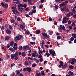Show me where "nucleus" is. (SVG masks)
<instances>
[{"label":"nucleus","instance_id":"nucleus-1","mask_svg":"<svg viewBox=\"0 0 76 76\" xmlns=\"http://www.w3.org/2000/svg\"><path fill=\"white\" fill-rule=\"evenodd\" d=\"M23 72H26L28 71L29 73H30L31 72V68L30 67H26L24 68L23 69Z\"/></svg>","mask_w":76,"mask_h":76},{"label":"nucleus","instance_id":"nucleus-2","mask_svg":"<svg viewBox=\"0 0 76 76\" xmlns=\"http://www.w3.org/2000/svg\"><path fill=\"white\" fill-rule=\"evenodd\" d=\"M49 53L50 54H52V55L53 57L55 56V55L56 54V52H55V51H53V50H49Z\"/></svg>","mask_w":76,"mask_h":76},{"label":"nucleus","instance_id":"nucleus-3","mask_svg":"<svg viewBox=\"0 0 76 76\" xmlns=\"http://www.w3.org/2000/svg\"><path fill=\"white\" fill-rule=\"evenodd\" d=\"M68 74L69 75H70V76H75V75H76V74L73 73V72H72V71H69L68 72Z\"/></svg>","mask_w":76,"mask_h":76},{"label":"nucleus","instance_id":"nucleus-4","mask_svg":"<svg viewBox=\"0 0 76 76\" xmlns=\"http://www.w3.org/2000/svg\"><path fill=\"white\" fill-rule=\"evenodd\" d=\"M20 28L21 29H24L25 28V25H24V24L21 23L20 25Z\"/></svg>","mask_w":76,"mask_h":76},{"label":"nucleus","instance_id":"nucleus-5","mask_svg":"<svg viewBox=\"0 0 76 76\" xmlns=\"http://www.w3.org/2000/svg\"><path fill=\"white\" fill-rule=\"evenodd\" d=\"M6 32L7 34L9 35L11 34V31L9 29H8L6 30Z\"/></svg>","mask_w":76,"mask_h":76},{"label":"nucleus","instance_id":"nucleus-6","mask_svg":"<svg viewBox=\"0 0 76 76\" xmlns=\"http://www.w3.org/2000/svg\"><path fill=\"white\" fill-rule=\"evenodd\" d=\"M60 64L58 66L59 68H61L62 66H63V62L62 61H60L59 62Z\"/></svg>","mask_w":76,"mask_h":76},{"label":"nucleus","instance_id":"nucleus-7","mask_svg":"<svg viewBox=\"0 0 76 76\" xmlns=\"http://www.w3.org/2000/svg\"><path fill=\"white\" fill-rule=\"evenodd\" d=\"M68 66L67 65V64H65L64 65H63L62 66V68L63 69H66V67H68Z\"/></svg>","mask_w":76,"mask_h":76},{"label":"nucleus","instance_id":"nucleus-8","mask_svg":"<svg viewBox=\"0 0 76 76\" xmlns=\"http://www.w3.org/2000/svg\"><path fill=\"white\" fill-rule=\"evenodd\" d=\"M18 9L21 13H22V12L24 8L23 7L18 8Z\"/></svg>","mask_w":76,"mask_h":76},{"label":"nucleus","instance_id":"nucleus-9","mask_svg":"<svg viewBox=\"0 0 76 76\" xmlns=\"http://www.w3.org/2000/svg\"><path fill=\"white\" fill-rule=\"evenodd\" d=\"M76 59H73L72 61L71 62V64L72 65L74 64H75V63H76Z\"/></svg>","mask_w":76,"mask_h":76},{"label":"nucleus","instance_id":"nucleus-10","mask_svg":"<svg viewBox=\"0 0 76 76\" xmlns=\"http://www.w3.org/2000/svg\"><path fill=\"white\" fill-rule=\"evenodd\" d=\"M66 7H63V8H61V11L62 12H64V11H65L66 12Z\"/></svg>","mask_w":76,"mask_h":76},{"label":"nucleus","instance_id":"nucleus-11","mask_svg":"<svg viewBox=\"0 0 76 76\" xmlns=\"http://www.w3.org/2000/svg\"><path fill=\"white\" fill-rule=\"evenodd\" d=\"M10 36H5V40H6V41H7V40H9V39H10Z\"/></svg>","mask_w":76,"mask_h":76},{"label":"nucleus","instance_id":"nucleus-12","mask_svg":"<svg viewBox=\"0 0 76 76\" xmlns=\"http://www.w3.org/2000/svg\"><path fill=\"white\" fill-rule=\"evenodd\" d=\"M26 55V53H25V52H21V56H22L23 57H25Z\"/></svg>","mask_w":76,"mask_h":76},{"label":"nucleus","instance_id":"nucleus-13","mask_svg":"<svg viewBox=\"0 0 76 76\" xmlns=\"http://www.w3.org/2000/svg\"><path fill=\"white\" fill-rule=\"evenodd\" d=\"M4 9H7V7H8V4L5 3L4 4Z\"/></svg>","mask_w":76,"mask_h":76},{"label":"nucleus","instance_id":"nucleus-14","mask_svg":"<svg viewBox=\"0 0 76 76\" xmlns=\"http://www.w3.org/2000/svg\"><path fill=\"white\" fill-rule=\"evenodd\" d=\"M62 23H66V18H64L63 19Z\"/></svg>","mask_w":76,"mask_h":76},{"label":"nucleus","instance_id":"nucleus-15","mask_svg":"<svg viewBox=\"0 0 76 76\" xmlns=\"http://www.w3.org/2000/svg\"><path fill=\"white\" fill-rule=\"evenodd\" d=\"M13 44H14V41H11L10 42V45L11 47H13Z\"/></svg>","mask_w":76,"mask_h":76},{"label":"nucleus","instance_id":"nucleus-16","mask_svg":"<svg viewBox=\"0 0 76 76\" xmlns=\"http://www.w3.org/2000/svg\"><path fill=\"white\" fill-rule=\"evenodd\" d=\"M41 73L42 76H45V74L44 73V71H42Z\"/></svg>","mask_w":76,"mask_h":76},{"label":"nucleus","instance_id":"nucleus-17","mask_svg":"<svg viewBox=\"0 0 76 76\" xmlns=\"http://www.w3.org/2000/svg\"><path fill=\"white\" fill-rule=\"evenodd\" d=\"M66 6V4L62 3L60 4V7H63V6Z\"/></svg>","mask_w":76,"mask_h":76},{"label":"nucleus","instance_id":"nucleus-18","mask_svg":"<svg viewBox=\"0 0 76 76\" xmlns=\"http://www.w3.org/2000/svg\"><path fill=\"white\" fill-rule=\"evenodd\" d=\"M50 53H46L45 54V56H47V57H49V56H50Z\"/></svg>","mask_w":76,"mask_h":76},{"label":"nucleus","instance_id":"nucleus-19","mask_svg":"<svg viewBox=\"0 0 76 76\" xmlns=\"http://www.w3.org/2000/svg\"><path fill=\"white\" fill-rule=\"evenodd\" d=\"M23 4H20L18 6V8H20L21 7H23Z\"/></svg>","mask_w":76,"mask_h":76},{"label":"nucleus","instance_id":"nucleus-20","mask_svg":"<svg viewBox=\"0 0 76 76\" xmlns=\"http://www.w3.org/2000/svg\"><path fill=\"white\" fill-rule=\"evenodd\" d=\"M42 35L44 36V37H46L47 35V34H46V33H42Z\"/></svg>","mask_w":76,"mask_h":76},{"label":"nucleus","instance_id":"nucleus-21","mask_svg":"<svg viewBox=\"0 0 76 76\" xmlns=\"http://www.w3.org/2000/svg\"><path fill=\"white\" fill-rule=\"evenodd\" d=\"M14 56V57H18V52H16L15 53Z\"/></svg>","mask_w":76,"mask_h":76},{"label":"nucleus","instance_id":"nucleus-22","mask_svg":"<svg viewBox=\"0 0 76 76\" xmlns=\"http://www.w3.org/2000/svg\"><path fill=\"white\" fill-rule=\"evenodd\" d=\"M14 55L13 54L11 55L10 57L12 60H14Z\"/></svg>","mask_w":76,"mask_h":76},{"label":"nucleus","instance_id":"nucleus-23","mask_svg":"<svg viewBox=\"0 0 76 76\" xmlns=\"http://www.w3.org/2000/svg\"><path fill=\"white\" fill-rule=\"evenodd\" d=\"M16 73H17V76H19V75H20V72L18 70H17Z\"/></svg>","mask_w":76,"mask_h":76},{"label":"nucleus","instance_id":"nucleus-24","mask_svg":"<svg viewBox=\"0 0 76 76\" xmlns=\"http://www.w3.org/2000/svg\"><path fill=\"white\" fill-rule=\"evenodd\" d=\"M15 38H16L18 41H20V37L18 36H17Z\"/></svg>","mask_w":76,"mask_h":76},{"label":"nucleus","instance_id":"nucleus-25","mask_svg":"<svg viewBox=\"0 0 76 76\" xmlns=\"http://www.w3.org/2000/svg\"><path fill=\"white\" fill-rule=\"evenodd\" d=\"M19 50H22V46H20L18 47Z\"/></svg>","mask_w":76,"mask_h":76},{"label":"nucleus","instance_id":"nucleus-26","mask_svg":"<svg viewBox=\"0 0 76 76\" xmlns=\"http://www.w3.org/2000/svg\"><path fill=\"white\" fill-rule=\"evenodd\" d=\"M40 30H38L36 31V33L37 34H39L40 33Z\"/></svg>","mask_w":76,"mask_h":76},{"label":"nucleus","instance_id":"nucleus-27","mask_svg":"<svg viewBox=\"0 0 76 76\" xmlns=\"http://www.w3.org/2000/svg\"><path fill=\"white\" fill-rule=\"evenodd\" d=\"M9 27L10 28V29L11 31H12V30H13V28L12 27V25H9Z\"/></svg>","mask_w":76,"mask_h":76},{"label":"nucleus","instance_id":"nucleus-28","mask_svg":"<svg viewBox=\"0 0 76 76\" xmlns=\"http://www.w3.org/2000/svg\"><path fill=\"white\" fill-rule=\"evenodd\" d=\"M26 34H28V35H29L30 34V32L29 31H27L25 32Z\"/></svg>","mask_w":76,"mask_h":76},{"label":"nucleus","instance_id":"nucleus-29","mask_svg":"<svg viewBox=\"0 0 76 76\" xmlns=\"http://www.w3.org/2000/svg\"><path fill=\"white\" fill-rule=\"evenodd\" d=\"M72 36L73 37H74V38L75 39H76V34H72Z\"/></svg>","mask_w":76,"mask_h":76},{"label":"nucleus","instance_id":"nucleus-30","mask_svg":"<svg viewBox=\"0 0 76 76\" xmlns=\"http://www.w3.org/2000/svg\"><path fill=\"white\" fill-rule=\"evenodd\" d=\"M61 38H62L61 36L60 37V36H58L57 37V39H60Z\"/></svg>","mask_w":76,"mask_h":76},{"label":"nucleus","instance_id":"nucleus-31","mask_svg":"<svg viewBox=\"0 0 76 76\" xmlns=\"http://www.w3.org/2000/svg\"><path fill=\"white\" fill-rule=\"evenodd\" d=\"M13 48L15 50H17L18 49V46H13Z\"/></svg>","mask_w":76,"mask_h":76},{"label":"nucleus","instance_id":"nucleus-32","mask_svg":"<svg viewBox=\"0 0 76 76\" xmlns=\"http://www.w3.org/2000/svg\"><path fill=\"white\" fill-rule=\"evenodd\" d=\"M36 76H41V74L39 73L36 72Z\"/></svg>","mask_w":76,"mask_h":76},{"label":"nucleus","instance_id":"nucleus-33","mask_svg":"<svg viewBox=\"0 0 76 76\" xmlns=\"http://www.w3.org/2000/svg\"><path fill=\"white\" fill-rule=\"evenodd\" d=\"M30 43L31 44H32V45H35L36 43L35 42H30Z\"/></svg>","mask_w":76,"mask_h":76},{"label":"nucleus","instance_id":"nucleus-34","mask_svg":"<svg viewBox=\"0 0 76 76\" xmlns=\"http://www.w3.org/2000/svg\"><path fill=\"white\" fill-rule=\"evenodd\" d=\"M4 2H1V6H2L3 7H4Z\"/></svg>","mask_w":76,"mask_h":76},{"label":"nucleus","instance_id":"nucleus-35","mask_svg":"<svg viewBox=\"0 0 76 76\" xmlns=\"http://www.w3.org/2000/svg\"><path fill=\"white\" fill-rule=\"evenodd\" d=\"M32 57H35V56H36V54H35L34 53H32Z\"/></svg>","mask_w":76,"mask_h":76},{"label":"nucleus","instance_id":"nucleus-36","mask_svg":"<svg viewBox=\"0 0 76 76\" xmlns=\"http://www.w3.org/2000/svg\"><path fill=\"white\" fill-rule=\"evenodd\" d=\"M42 55H41V54H40L39 55V57H38V58H42Z\"/></svg>","mask_w":76,"mask_h":76},{"label":"nucleus","instance_id":"nucleus-37","mask_svg":"<svg viewBox=\"0 0 76 76\" xmlns=\"http://www.w3.org/2000/svg\"><path fill=\"white\" fill-rule=\"evenodd\" d=\"M69 40L71 41H73L74 40V38H73V37H72L69 39Z\"/></svg>","mask_w":76,"mask_h":76},{"label":"nucleus","instance_id":"nucleus-38","mask_svg":"<svg viewBox=\"0 0 76 76\" xmlns=\"http://www.w3.org/2000/svg\"><path fill=\"white\" fill-rule=\"evenodd\" d=\"M32 67H35V66H36V64H32L31 66Z\"/></svg>","mask_w":76,"mask_h":76},{"label":"nucleus","instance_id":"nucleus-39","mask_svg":"<svg viewBox=\"0 0 76 76\" xmlns=\"http://www.w3.org/2000/svg\"><path fill=\"white\" fill-rule=\"evenodd\" d=\"M62 30H63V31H65L66 30V28H65V27H64V26H63L62 27Z\"/></svg>","mask_w":76,"mask_h":76},{"label":"nucleus","instance_id":"nucleus-40","mask_svg":"<svg viewBox=\"0 0 76 76\" xmlns=\"http://www.w3.org/2000/svg\"><path fill=\"white\" fill-rule=\"evenodd\" d=\"M18 59V56H14V60L15 61L17 60Z\"/></svg>","mask_w":76,"mask_h":76},{"label":"nucleus","instance_id":"nucleus-41","mask_svg":"<svg viewBox=\"0 0 76 76\" xmlns=\"http://www.w3.org/2000/svg\"><path fill=\"white\" fill-rule=\"evenodd\" d=\"M24 7L25 9H26V7H27V5L26 4H24L23 5V7Z\"/></svg>","mask_w":76,"mask_h":76},{"label":"nucleus","instance_id":"nucleus-42","mask_svg":"<svg viewBox=\"0 0 76 76\" xmlns=\"http://www.w3.org/2000/svg\"><path fill=\"white\" fill-rule=\"evenodd\" d=\"M39 60V61H40V62H42V61H43V58H40Z\"/></svg>","mask_w":76,"mask_h":76},{"label":"nucleus","instance_id":"nucleus-43","mask_svg":"<svg viewBox=\"0 0 76 76\" xmlns=\"http://www.w3.org/2000/svg\"><path fill=\"white\" fill-rule=\"evenodd\" d=\"M28 15H33V13L32 12H30L29 13Z\"/></svg>","mask_w":76,"mask_h":76},{"label":"nucleus","instance_id":"nucleus-44","mask_svg":"<svg viewBox=\"0 0 76 76\" xmlns=\"http://www.w3.org/2000/svg\"><path fill=\"white\" fill-rule=\"evenodd\" d=\"M53 34V31H50V32L49 33L50 35H51Z\"/></svg>","mask_w":76,"mask_h":76},{"label":"nucleus","instance_id":"nucleus-45","mask_svg":"<svg viewBox=\"0 0 76 76\" xmlns=\"http://www.w3.org/2000/svg\"><path fill=\"white\" fill-rule=\"evenodd\" d=\"M69 69H73V66L71 65L69 67Z\"/></svg>","mask_w":76,"mask_h":76},{"label":"nucleus","instance_id":"nucleus-46","mask_svg":"<svg viewBox=\"0 0 76 76\" xmlns=\"http://www.w3.org/2000/svg\"><path fill=\"white\" fill-rule=\"evenodd\" d=\"M35 39H36V37H32V40H33V41H35Z\"/></svg>","mask_w":76,"mask_h":76},{"label":"nucleus","instance_id":"nucleus-47","mask_svg":"<svg viewBox=\"0 0 76 76\" xmlns=\"http://www.w3.org/2000/svg\"><path fill=\"white\" fill-rule=\"evenodd\" d=\"M55 8L56 9H57H57H58V6L57 5L55 6Z\"/></svg>","mask_w":76,"mask_h":76},{"label":"nucleus","instance_id":"nucleus-48","mask_svg":"<svg viewBox=\"0 0 76 76\" xmlns=\"http://www.w3.org/2000/svg\"><path fill=\"white\" fill-rule=\"evenodd\" d=\"M24 64L25 66H28V63L26 61L25 62Z\"/></svg>","mask_w":76,"mask_h":76},{"label":"nucleus","instance_id":"nucleus-49","mask_svg":"<svg viewBox=\"0 0 76 76\" xmlns=\"http://www.w3.org/2000/svg\"><path fill=\"white\" fill-rule=\"evenodd\" d=\"M65 10V12H66V13H67V12H69V10L68 9H67L66 8Z\"/></svg>","mask_w":76,"mask_h":76},{"label":"nucleus","instance_id":"nucleus-50","mask_svg":"<svg viewBox=\"0 0 76 76\" xmlns=\"http://www.w3.org/2000/svg\"><path fill=\"white\" fill-rule=\"evenodd\" d=\"M72 12L73 13H75V12H76V10H75V9L73 8L72 10Z\"/></svg>","mask_w":76,"mask_h":76},{"label":"nucleus","instance_id":"nucleus-51","mask_svg":"<svg viewBox=\"0 0 76 76\" xmlns=\"http://www.w3.org/2000/svg\"><path fill=\"white\" fill-rule=\"evenodd\" d=\"M49 20L50 21V22H51L52 20H53V19L51 18V17L49 18Z\"/></svg>","mask_w":76,"mask_h":76},{"label":"nucleus","instance_id":"nucleus-52","mask_svg":"<svg viewBox=\"0 0 76 76\" xmlns=\"http://www.w3.org/2000/svg\"><path fill=\"white\" fill-rule=\"evenodd\" d=\"M39 51V54H42V51L41 50Z\"/></svg>","mask_w":76,"mask_h":76},{"label":"nucleus","instance_id":"nucleus-53","mask_svg":"<svg viewBox=\"0 0 76 76\" xmlns=\"http://www.w3.org/2000/svg\"><path fill=\"white\" fill-rule=\"evenodd\" d=\"M39 9H42L43 7V5H40L39 6Z\"/></svg>","mask_w":76,"mask_h":76},{"label":"nucleus","instance_id":"nucleus-54","mask_svg":"<svg viewBox=\"0 0 76 76\" xmlns=\"http://www.w3.org/2000/svg\"><path fill=\"white\" fill-rule=\"evenodd\" d=\"M35 12H36V10H34L32 11V12L33 13H35Z\"/></svg>","mask_w":76,"mask_h":76},{"label":"nucleus","instance_id":"nucleus-55","mask_svg":"<svg viewBox=\"0 0 76 76\" xmlns=\"http://www.w3.org/2000/svg\"><path fill=\"white\" fill-rule=\"evenodd\" d=\"M17 20L18 22H20V18L19 17H18L17 18Z\"/></svg>","mask_w":76,"mask_h":76},{"label":"nucleus","instance_id":"nucleus-56","mask_svg":"<svg viewBox=\"0 0 76 76\" xmlns=\"http://www.w3.org/2000/svg\"><path fill=\"white\" fill-rule=\"evenodd\" d=\"M18 56H20V55H22V53L20 51H19L18 52Z\"/></svg>","mask_w":76,"mask_h":76},{"label":"nucleus","instance_id":"nucleus-57","mask_svg":"<svg viewBox=\"0 0 76 76\" xmlns=\"http://www.w3.org/2000/svg\"><path fill=\"white\" fill-rule=\"evenodd\" d=\"M26 49V46H24L23 47V50H25Z\"/></svg>","mask_w":76,"mask_h":76},{"label":"nucleus","instance_id":"nucleus-58","mask_svg":"<svg viewBox=\"0 0 76 76\" xmlns=\"http://www.w3.org/2000/svg\"><path fill=\"white\" fill-rule=\"evenodd\" d=\"M4 26H3L1 28V30L3 31V30H4Z\"/></svg>","mask_w":76,"mask_h":76},{"label":"nucleus","instance_id":"nucleus-59","mask_svg":"<svg viewBox=\"0 0 76 76\" xmlns=\"http://www.w3.org/2000/svg\"><path fill=\"white\" fill-rule=\"evenodd\" d=\"M14 40L17 43L18 42V40H17L16 38H14Z\"/></svg>","mask_w":76,"mask_h":76},{"label":"nucleus","instance_id":"nucleus-60","mask_svg":"<svg viewBox=\"0 0 76 76\" xmlns=\"http://www.w3.org/2000/svg\"><path fill=\"white\" fill-rule=\"evenodd\" d=\"M68 1L66 0L65 2H64V3H65L64 4H67V3H68Z\"/></svg>","mask_w":76,"mask_h":76},{"label":"nucleus","instance_id":"nucleus-61","mask_svg":"<svg viewBox=\"0 0 76 76\" xmlns=\"http://www.w3.org/2000/svg\"><path fill=\"white\" fill-rule=\"evenodd\" d=\"M72 26H75V22H73L72 23Z\"/></svg>","mask_w":76,"mask_h":76},{"label":"nucleus","instance_id":"nucleus-62","mask_svg":"<svg viewBox=\"0 0 76 76\" xmlns=\"http://www.w3.org/2000/svg\"><path fill=\"white\" fill-rule=\"evenodd\" d=\"M15 20H11V23H14L15 22Z\"/></svg>","mask_w":76,"mask_h":76},{"label":"nucleus","instance_id":"nucleus-63","mask_svg":"<svg viewBox=\"0 0 76 76\" xmlns=\"http://www.w3.org/2000/svg\"><path fill=\"white\" fill-rule=\"evenodd\" d=\"M12 50H14V49L12 48H9V50L10 51H12Z\"/></svg>","mask_w":76,"mask_h":76},{"label":"nucleus","instance_id":"nucleus-64","mask_svg":"<svg viewBox=\"0 0 76 76\" xmlns=\"http://www.w3.org/2000/svg\"><path fill=\"white\" fill-rule=\"evenodd\" d=\"M15 72H13L12 73V75H11V76H15Z\"/></svg>","mask_w":76,"mask_h":76}]
</instances>
